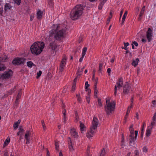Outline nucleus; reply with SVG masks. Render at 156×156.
Masks as SVG:
<instances>
[{"label":"nucleus","mask_w":156,"mask_h":156,"mask_svg":"<svg viewBox=\"0 0 156 156\" xmlns=\"http://www.w3.org/2000/svg\"><path fill=\"white\" fill-rule=\"evenodd\" d=\"M90 133L93 136L94 134L96 133V131H95V130L94 129L92 128V127H90Z\"/></svg>","instance_id":"obj_38"},{"label":"nucleus","mask_w":156,"mask_h":156,"mask_svg":"<svg viewBox=\"0 0 156 156\" xmlns=\"http://www.w3.org/2000/svg\"><path fill=\"white\" fill-rule=\"evenodd\" d=\"M129 109V107H128V108L126 112V115L125 117V119H127V118L129 114V113L130 111Z\"/></svg>","instance_id":"obj_33"},{"label":"nucleus","mask_w":156,"mask_h":156,"mask_svg":"<svg viewBox=\"0 0 156 156\" xmlns=\"http://www.w3.org/2000/svg\"><path fill=\"white\" fill-rule=\"evenodd\" d=\"M90 96H87L86 97V99L88 103H89L90 102Z\"/></svg>","instance_id":"obj_51"},{"label":"nucleus","mask_w":156,"mask_h":156,"mask_svg":"<svg viewBox=\"0 0 156 156\" xmlns=\"http://www.w3.org/2000/svg\"><path fill=\"white\" fill-rule=\"evenodd\" d=\"M122 140L121 141V142H122V143H124V141H125L124 136V134H122Z\"/></svg>","instance_id":"obj_57"},{"label":"nucleus","mask_w":156,"mask_h":156,"mask_svg":"<svg viewBox=\"0 0 156 156\" xmlns=\"http://www.w3.org/2000/svg\"><path fill=\"white\" fill-rule=\"evenodd\" d=\"M66 56L65 55L64 58L62 59V60L61 62L60 66V68L59 69V72H62L63 71L64 69V67L65 66V64L66 63V59L65 58Z\"/></svg>","instance_id":"obj_12"},{"label":"nucleus","mask_w":156,"mask_h":156,"mask_svg":"<svg viewBox=\"0 0 156 156\" xmlns=\"http://www.w3.org/2000/svg\"><path fill=\"white\" fill-rule=\"evenodd\" d=\"M139 60L138 58H136L135 60H134L132 63V65L136 67L138 64V63Z\"/></svg>","instance_id":"obj_24"},{"label":"nucleus","mask_w":156,"mask_h":156,"mask_svg":"<svg viewBox=\"0 0 156 156\" xmlns=\"http://www.w3.org/2000/svg\"><path fill=\"white\" fill-rule=\"evenodd\" d=\"M76 74L77 75V76H76L77 77H78V78H79L80 77V76L82 74L80 73H78L77 72L76 73Z\"/></svg>","instance_id":"obj_63"},{"label":"nucleus","mask_w":156,"mask_h":156,"mask_svg":"<svg viewBox=\"0 0 156 156\" xmlns=\"http://www.w3.org/2000/svg\"><path fill=\"white\" fill-rule=\"evenodd\" d=\"M70 133L71 135L73 136L74 137H76L77 136V133L75 131V129L74 128H73L71 129Z\"/></svg>","instance_id":"obj_15"},{"label":"nucleus","mask_w":156,"mask_h":156,"mask_svg":"<svg viewBox=\"0 0 156 156\" xmlns=\"http://www.w3.org/2000/svg\"><path fill=\"white\" fill-rule=\"evenodd\" d=\"M25 138L26 139V141H30V136H27V134L25 135Z\"/></svg>","instance_id":"obj_52"},{"label":"nucleus","mask_w":156,"mask_h":156,"mask_svg":"<svg viewBox=\"0 0 156 156\" xmlns=\"http://www.w3.org/2000/svg\"><path fill=\"white\" fill-rule=\"evenodd\" d=\"M99 123L98 119L95 117H94L92 122V125L91 126L92 128L96 130L97 129Z\"/></svg>","instance_id":"obj_10"},{"label":"nucleus","mask_w":156,"mask_h":156,"mask_svg":"<svg viewBox=\"0 0 156 156\" xmlns=\"http://www.w3.org/2000/svg\"><path fill=\"white\" fill-rule=\"evenodd\" d=\"M21 89H20L17 96L16 98L18 99H20L21 97Z\"/></svg>","instance_id":"obj_44"},{"label":"nucleus","mask_w":156,"mask_h":156,"mask_svg":"<svg viewBox=\"0 0 156 156\" xmlns=\"http://www.w3.org/2000/svg\"><path fill=\"white\" fill-rule=\"evenodd\" d=\"M12 7V6L9 3H6L5 5L4 10L5 12H6L8 9L9 10H10Z\"/></svg>","instance_id":"obj_19"},{"label":"nucleus","mask_w":156,"mask_h":156,"mask_svg":"<svg viewBox=\"0 0 156 156\" xmlns=\"http://www.w3.org/2000/svg\"><path fill=\"white\" fill-rule=\"evenodd\" d=\"M34 14H31L30 16V19L31 21H32L34 18Z\"/></svg>","instance_id":"obj_60"},{"label":"nucleus","mask_w":156,"mask_h":156,"mask_svg":"<svg viewBox=\"0 0 156 156\" xmlns=\"http://www.w3.org/2000/svg\"><path fill=\"white\" fill-rule=\"evenodd\" d=\"M145 6H144L142 9L140 11V14L139 16V18L138 20L139 21H140L142 19V16L143 15L144 12L145 11Z\"/></svg>","instance_id":"obj_14"},{"label":"nucleus","mask_w":156,"mask_h":156,"mask_svg":"<svg viewBox=\"0 0 156 156\" xmlns=\"http://www.w3.org/2000/svg\"><path fill=\"white\" fill-rule=\"evenodd\" d=\"M116 84L117 85V87H122V84H120V83H118V82L116 83ZM117 86L116 85H115V92H114V95L115 96H116V93H117Z\"/></svg>","instance_id":"obj_20"},{"label":"nucleus","mask_w":156,"mask_h":156,"mask_svg":"<svg viewBox=\"0 0 156 156\" xmlns=\"http://www.w3.org/2000/svg\"><path fill=\"white\" fill-rule=\"evenodd\" d=\"M127 11H126L123 15V16L122 17V22L121 23V25H123V24H124V21H125V19L127 16Z\"/></svg>","instance_id":"obj_22"},{"label":"nucleus","mask_w":156,"mask_h":156,"mask_svg":"<svg viewBox=\"0 0 156 156\" xmlns=\"http://www.w3.org/2000/svg\"><path fill=\"white\" fill-rule=\"evenodd\" d=\"M130 134L129 136L128 139L129 140V145L131 146H133L135 144V141L137 138L138 135V131L136 130L135 131V135L134 136V129H129Z\"/></svg>","instance_id":"obj_4"},{"label":"nucleus","mask_w":156,"mask_h":156,"mask_svg":"<svg viewBox=\"0 0 156 156\" xmlns=\"http://www.w3.org/2000/svg\"><path fill=\"white\" fill-rule=\"evenodd\" d=\"M153 37V30L150 28H148L146 32V37L149 42H150Z\"/></svg>","instance_id":"obj_9"},{"label":"nucleus","mask_w":156,"mask_h":156,"mask_svg":"<svg viewBox=\"0 0 156 156\" xmlns=\"http://www.w3.org/2000/svg\"><path fill=\"white\" fill-rule=\"evenodd\" d=\"M105 150L104 148H103L102 150L100 156H105Z\"/></svg>","instance_id":"obj_36"},{"label":"nucleus","mask_w":156,"mask_h":156,"mask_svg":"<svg viewBox=\"0 0 156 156\" xmlns=\"http://www.w3.org/2000/svg\"><path fill=\"white\" fill-rule=\"evenodd\" d=\"M26 133L25 134H27V136H30L31 134L30 130H27L26 132Z\"/></svg>","instance_id":"obj_53"},{"label":"nucleus","mask_w":156,"mask_h":156,"mask_svg":"<svg viewBox=\"0 0 156 156\" xmlns=\"http://www.w3.org/2000/svg\"><path fill=\"white\" fill-rule=\"evenodd\" d=\"M93 135L91 134H90V133L89 132H88L87 133V136L88 138H90V137H93Z\"/></svg>","instance_id":"obj_47"},{"label":"nucleus","mask_w":156,"mask_h":156,"mask_svg":"<svg viewBox=\"0 0 156 156\" xmlns=\"http://www.w3.org/2000/svg\"><path fill=\"white\" fill-rule=\"evenodd\" d=\"M55 148L56 150L58 151H59V146L57 142L55 143Z\"/></svg>","instance_id":"obj_40"},{"label":"nucleus","mask_w":156,"mask_h":156,"mask_svg":"<svg viewBox=\"0 0 156 156\" xmlns=\"http://www.w3.org/2000/svg\"><path fill=\"white\" fill-rule=\"evenodd\" d=\"M84 67H83V68L80 69V67H79L77 70L78 73H81L83 72V69H84Z\"/></svg>","instance_id":"obj_45"},{"label":"nucleus","mask_w":156,"mask_h":156,"mask_svg":"<svg viewBox=\"0 0 156 156\" xmlns=\"http://www.w3.org/2000/svg\"><path fill=\"white\" fill-rule=\"evenodd\" d=\"M86 89L85 91H86L88 92L87 96H90V94L91 93V90L90 89H89L88 88H87V89Z\"/></svg>","instance_id":"obj_46"},{"label":"nucleus","mask_w":156,"mask_h":156,"mask_svg":"<svg viewBox=\"0 0 156 156\" xmlns=\"http://www.w3.org/2000/svg\"><path fill=\"white\" fill-rule=\"evenodd\" d=\"M19 129V130L20 132H21V133H23L24 131V130L22 128V126H20Z\"/></svg>","instance_id":"obj_49"},{"label":"nucleus","mask_w":156,"mask_h":156,"mask_svg":"<svg viewBox=\"0 0 156 156\" xmlns=\"http://www.w3.org/2000/svg\"><path fill=\"white\" fill-rule=\"evenodd\" d=\"M42 72L41 71L39 70V72L37 73V76H36V78L38 79L40 76H41L42 74Z\"/></svg>","instance_id":"obj_37"},{"label":"nucleus","mask_w":156,"mask_h":156,"mask_svg":"<svg viewBox=\"0 0 156 156\" xmlns=\"http://www.w3.org/2000/svg\"><path fill=\"white\" fill-rule=\"evenodd\" d=\"M76 83H73V85L72 86V90L73 91H74L76 89Z\"/></svg>","instance_id":"obj_41"},{"label":"nucleus","mask_w":156,"mask_h":156,"mask_svg":"<svg viewBox=\"0 0 156 156\" xmlns=\"http://www.w3.org/2000/svg\"><path fill=\"white\" fill-rule=\"evenodd\" d=\"M98 93V90L97 88V87H94V96L96 98H98L97 94Z\"/></svg>","instance_id":"obj_31"},{"label":"nucleus","mask_w":156,"mask_h":156,"mask_svg":"<svg viewBox=\"0 0 156 156\" xmlns=\"http://www.w3.org/2000/svg\"><path fill=\"white\" fill-rule=\"evenodd\" d=\"M135 156H139V153L138 150H135L134 151Z\"/></svg>","instance_id":"obj_54"},{"label":"nucleus","mask_w":156,"mask_h":156,"mask_svg":"<svg viewBox=\"0 0 156 156\" xmlns=\"http://www.w3.org/2000/svg\"><path fill=\"white\" fill-rule=\"evenodd\" d=\"M80 130L81 133H82V131L84 130V128H85V126L84 125V124L81 121L80 122Z\"/></svg>","instance_id":"obj_21"},{"label":"nucleus","mask_w":156,"mask_h":156,"mask_svg":"<svg viewBox=\"0 0 156 156\" xmlns=\"http://www.w3.org/2000/svg\"><path fill=\"white\" fill-rule=\"evenodd\" d=\"M62 113L63 114L64 117H66V111L65 109H64V110L63 111Z\"/></svg>","instance_id":"obj_59"},{"label":"nucleus","mask_w":156,"mask_h":156,"mask_svg":"<svg viewBox=\"0 0 156 156\" xmlns=\"http://www.w3.org/2000/svg\"><path fill=\"white\" fill-rule=\"evenodd\" d=\"M143 151L144 152H147V148L146 147L144 146L143 148Z\"/></svg>","instance_id":"obj_61"},{"label":"nucleus","mask_w":156,"mask_h":156,"mask_svg":"<svg viewBox=\"0 0 156 156\" xmlns=\"http://www.w3.org/2000/svg\"><path fill=\"white\" fill-rule=\"evenodd\" d=\"M10 139L9 137H8L4 141V144H3V147H5V146L7 145L10 142Z\"/></svg>","instance_id":"obj_25"},{"label":"nucleus","mask_w":156,"mask_h":156,"mask_svg":"<svg viewBox=\"0 0 156 156\" xmlns=\"http://www.w3.org/2000/svg\"><path fill=\"white\" fill-rule=\"evenodd\" d=\"M88 82L86 81L85 82V89H87L88 88V87L90 86V84L88 83Z\"/></svg>","instance_id":"obj_50"},{"label":"nucleus","mask_w":156,"mask_h":156,"mask_svg":"<svg viewBox=\"0 0 156 156\" xmlns=\"http://www.w3.org/2000/svg\"><path fill=\"white\" fill-rule=\"evenodd\" d=\"M155 121H152V122L151 123V125L149 126L148 127L149 128L151 127H153V126L155 125Z\"/></svg>","instance_id":"obj_48"},{"label":"nucleus","mask_w":156,"mask_h":156,"mask_svg":"<svg viewBox=\"0 0 156 156\" xmlns=\"http://www.w3.org/2000/svg\"><path fill=\"white\" fill-rule=\"evenodd\" d=\"M111 71V69L110 68H109L107 69V72L109 74V75H110V73Z\"/></svg>","instance_id":"obj_64"},{"label":"nucleus","mask_w":156,"mask_h":156,"mask_svg":"<svg viewBox=\"0 0 156 156\" xmlns=\"http://www.w3.org/2000/svg\"><path fill=\"white\" fill-rule=\"evenodd\" d=\"M21 122L20 120H19L17 122H16L14 123L13 127L14 129H16L18 128V126Z\"/></svg>","instance_id":"obj_18"},{"label":"nucleus","mask_w":156,"mask_h":156,"mask_svg":"<svg viewBox=\"0 0 156 156\" xmlns=\"http://www.w3.org/2000/svg\"><path fill=\"white\" fill-rule=\"evenodd\" d=\"M144 123L143 125L142 126L141 130V131L140 133V138L141 139H142L143 138V136L144 134Z\"/></svg>","instance_id":"obj_30"},{"label":"nucleus","mask_w":156,"mask_h":156,"mask_svg":"<svg viewBox=\"0 0 156 156\" xmlns=\"http://www.w3.org/2000/svg\"><path fill=\"white\" fill-rule=\"evenodd\" d=\"M152 128L153 127H151L150 128L148 127L147 129L146 132V136L147 137H149L151 135Z\"/></svg>","instance_id":"obj_17"},{"label":"nucleus","mask_w":156,"mask_h":156,"mask_svg":"<svg viewBox=\"0 0 156 156\" xmlns=\"http://www.w3.org/2000/svg\"><path fill=\"white\" fill-rule=\"evenodd\" d=\"M44 46V44L43 42H35L31 46L30 50L33 54L38 55L42 51Z\"/></svg>","instance_id":"obj_2"},{"label":"nucleus","mask_w":156,"mask_h":156,"mask_svg":"<svg viewBox=\"0 0 156 156\" xmlns=\"http://www.w3.org/2000/svg\"><path fill=\"white\" fill-rule=\"evenodd\" d=\"M84 7L82 5H76L71 10L70 13V18L73 20L78 19L83 13Z\"/></svg>","instance_id":"obj_1"},{"label":"nucleus","mask_w":156,"mask_h":156,"mask_svg":"<svg viewBox=\"0 0 156 156\" xmlns=\"http://www.w3.org/2000/svg\"><path fill=\"white\" fill-rule=\"evenodd\" d=\"M131 86L127 82H126V84L124 86L123 88V94L125 95L127 94L131 89Z\"/></svg>","instance_id":"obj_8"},{"label":"nucleus","mask_w":156,"mask_h":156,"mask_svg":"<svg viewBox=\"0 0 156 156\" xmlns=\"http://www.w3.org/2000/svg\"><path fill=\"white\" fill-rule=\"evenodd\" d=\"M13 74V72L11 69H8V71H5L2 73L1 76V77L2 79H8L12 76Z\"/></svg>","instance_id":"obj_7"},{"label":"nucleus","mask_w":156,"mask_h":156,"mask_svg":"<svg viewBox=\"0 0 156 156\" xmlns=\"http://www.w3.org/2000/svg\"><path fill=\"white\" fill-rule=\"evenodd\" d=\"M98 77H96L95 79V82L94 83V87H97V84L98 83Z\"/></svg>","instance_id":"obj_56"},{"label":"nucleus","mask_w":156,"mask_h":156,"mask_svg":"<svg viewBox=\"0 0 156 156\" xmlns=\"http://www.w3.org/2000/svg\"><path fill=\"white\" fill-rule=\"evenodd\" d=\"M124 44V47H122V49H124L125 50H127L128 49L127 47L128 46L129 44L128 42L125 43L124 42L123 43Z\"/></svg>","instance_id":"obj_29"},{"label":"nucleus","mask_w":156,"mask_h":156,"mask_svg":"<svg viewBox=\"0 0 156 156\" xmlns=\"http://www.w3.org/2000/svg\"><path fill=\"white\" fill-rule=\"evenodd\" d=\"M6 69L4 64L0 63V71H4Z\"/></svg>","instance_id":"obj_27"},{"label":"nucleus","mask_w":156,"mask_h":156,"mask_svg":"<svg viewBox=\"0 0 156 156\" xmlns=\"http://www.w3.org/2000/svg\"><path fill=\"white\" fill-rule=\"evenodd\" d=\"M66 32V30L64 29L57 31L54 35L55 39L58 41H60L63 38L64 34Z\"/></svg>","instance_id":"obj_6"},{"label":"nucleus","mask_w":156,"mask_h":156,"mask_svg":"<svg viewBox=\"0 0 156 156\" xmlns=\"http://www.w3.org/2000/svg\"><path fill=\"white\" fill-rule=\"evenodd\" d=\"M37 18L38 19H41L42 17L43 12L38 9L37 13Z\"/></svg>","instance_id":"obj_16"},{"label":"nucleus","mask_w":156,"mask_h":156,"mask_svg":"<svg viewBox=\"0 0 156 156\" xmlns=\"http://www.w3.org/2000/svg\"><path fill=\"white\" fill-rule=\"evenodd\" d=\"M82 55V57L80 58V59H79L80 62H81L82 61L83 58L84 56H85L83 55Z\"/></svg>","instance_id":"obj_62"},{"label":"nucleus","mask_w":156,"mask_h":156,"mask_svg":"<svg viewBox=\"0 0 156 156\" xmlns=\"http://www.w3.org/2000/svg\"><path fill=\"white\" fill-rule=\"evenodd\" d=\"M68 139L69 140H68V144L69 145V147L70 151H73V146L72 142L70 137H69Z\"/></svg>","instance_id":"obj_13"},{"label":"nucleus","mask_w":156,"mask_h":156,"mask_svg":"<svg viewBox=\"0 0 156 156\" xmlns=\"http://www.w3.org/2000/svg\"><path fill=\"white\" fill-rule=\"evenodd\" d=\"M48 47L51 51L53 52L55 51V53H56V49L58 47V45H56V43L55 41H53L50 43Z\"/></svg>","instance_id":"obj_11"},{"label":"nucleus","mask_w":156,"mask_h":156,"mask_svg":"<svg viewBox=\"0 0 156 156\" xmlns=\"http://www.w3.org/2000/svg\"><path fill=\"white\" fill-rule=\"evenodd\" d=\"M26 59L22 57H16L14 58L12 62V64L15 66L24 65L26 62Z\"/></svg>","instance_id":"obj_5"},{"label":"nucleus","mask_w":156,"mask_h":156,"mask_svg":"<svg viewBox=\"0 0 156 156\" xmlns=\"http://www.w3.org/2000/svg\"><path fill=\"white\" fill-rule=\"evenodd\" d=\"M102 67L103 64L101 63H99L98 72H99L100 73L101 75L102 74Z\"/></svg>","instance_id":"obj_32"},{"label":"nucleus","mask_w":156,"mask_h":156,"mask_svg":"<svg viewBox=\"0 0 156 156\" xmlns=\"http://www.w3.org/2000/svg\"><path fill=\"white\" fill-rule=\"evenodd\" d=\"M132 43L133 44H134L136 47H137L138 46V44L136 41H132Z\"/></svg>","instance_id":"obj_58"},{"label":"nucleus","mask_w":156,"mask_h":156,"mask_svg":"<svg viewBox=\"0 0 156 156\" xmlns=\"http://www.w3.org/2000/svg\"><path fill=\"white\" fill-rule=\"evenodd\" d=\"M108 101H109V100H106V105L105 106V109L107 114L109 115L114 110L115 108V102L114 101L111 102H108Z\"/></svg>","instance_id":"obj_3"},{"label":"nucleus","mask_w":156,"mask_h":156,"mask_svg":"<svg viewBox=\"0 0 156 156\" xmlns=\"http://www.w3.org/2000/svg\"><path fill=\"white\" fill-rule=\"evenodd\" d=\"M16 88V87H15L12 90H9L7 91V94L8 95H11L12 94V93H13L14 91V89Z\"/></svg>","instance_id":"obj_35"},{"label":"nucleus","mask_w":156,"mask_h":156,"mask_svg":"<svg viewBox=\"0 0 156 156\" xmlns=\"http://www.w3.org/2000/svg\"><path fill=\"white\" fill-rule=\"evenodd\" d=\"M59 26L58 25L56 29L55 30H51L50 32V36H51L52 35H53L54 34H55V33L56 32L57 30L58 29V28L59 27Z\"/></svg>","instance_id":"obj_26"},{"label":"nucleus","mask_w":156,"mask_h":156,"mask_svg":"<svg viewBox=\"0 0 156 156\" xmlns=\"http://www.w3.org/2000/svg\"><path fill=\"white\" fill-rule=\"evenodd\" d=\"M15 3L17 4L18 5H19L21 3V0H13Z\"/></svg>","instance_id":"obj_39"},{"label":"nucleus","mask_w":156,"mask_h":156,"mask_svg":"<svg viewBox=\"0 0 156 156\" xmlns=\"http://www.w3.org/2000/svg\"><path fill=\"white\" fill-rule=\"evenodd\" d=\"M87 47H84L83 49V51L82 55L85 56L86 55L87 51Z\"/></svg>","instance_id":"obj_34"},{"label":"nucleus","mask_w":156,"mask_h":156,"mask_svg":"<svg viewBox=\"0 0 156 156\" xmlns=\"http://www.w3.org/2000/svg\"><path fill=\"white\" fill-rule=\"evenodd\" d=\"M98 104L100 106V107H101L102 105V104L101 101V100L100 99L98 98Z\"/></svg>","instance_id":"obj_42"},{"label":"nucleus","mask_w":156,"mask_h":156,"mask_svg":"<svg viewBox=\"0 0 156 156\" xmlns=\"http://www.w3.org/2000/svg\"><path fill=\"white\" fill-rule=\"evenodd\" d=\"M27 66L31 68L33 66H35L34 65L32 61H28L27 63Z\"/></svg>","instance_id":"obj_28"},{"label":"nucleus","mask_w":156,"mask_h":156,"mask_svg":"<svg viewBox=\"0 0 156 156\" xmlns=\"http://www.w3.org/2000/svg\"><path fill=\"white\" fill-rule=\"evenodd\" d=\"M119 82L118 83H120V84H122V85L123 84V79L122 77H121L119 79Z\"/></svg>","instance_id":"obj_55"},{"label":"nucleus","mask_w":156,"mask_h":156,"mask_svg":"<svg viewBox=\"0 0 156 156\" xmlns=\"http://www.w3.org/2000/svg\"><path fill=\"white\" fill-rule=\"evenodd\" d=\"M7 59V57L5 55L3 57H0V62H5L6 60Z\"/></svg>","instance_id":"obj_23"},{"label":"nucleus","mask_w":156,"mask_h":156,"mask_svg":"<svg viewBox=\"0 0 156 156\" xmlns=\"http://www.w3.org/2000/svg\"><path fill=\"white\" fill-rule=\"evenodd\" d=\"M104 5V3H102V2H101L100 4L98 6V9L100 10L102 9Z\"/></svg>","instance_id":"obj_43"}]
</instances>
